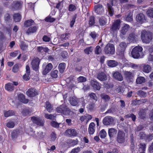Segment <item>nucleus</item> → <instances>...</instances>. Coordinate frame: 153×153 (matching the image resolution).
Wrapping results in <instances>:
<instances>
[{
	"mask_svg": "<svg viewBox=\"0 0 153 153\" xmlns=\"http://www.w3.org/2000/svg\"><path fill=\"white\" fill-rule=\"evenodd\" d=\"M130 28L128 24H125L123 27L120 30V37L123 39H125V36L126 35V32L128 31Z\"/></svg>",
	"mask_w": 153,
	"mask_h": 153,
	"instance_id": "0eeeda50",
	"label": "nucleus"
},
{
	"mask_svg": "<svg viewBox=\"0 0 153 153\" xmlns=\"http://www.w3.org/2000/svg\"><path fill=\"white\" fill-rule=\"evenodd\" d=\"M151 70V67L150 65L146 64L144 65L143 69V72L148 73L150 72Z\"/></svg>",
	"mask_w": 153,
	"mask_h": 153,
	"instance_id": "bb28decb",
	"label": "nucleus"
},
{
	"mask_svg": "<svg viewBox=\"0 0 153 153\" xmlns=\"http://www.w3.org/2000/svg\"><path fill=\"white\" fill-rule=\"evenodd\" d=\"M34 22L33 20H28L26 21L24 23L25 25V27H27L33 25Z\"/></svg>",
	"mask_w": 153,
	"mask_h": 153,
	"instance_id": "f704fd0d",
	"label": "nucleus"
},
{
	"mask_svg": "<svg viewBox=\"0 0 153 153\" xmlns=\"http://www.w3.org/2000/svg\"><path fill=\"white\" fill-rule=\"evenodd\" d=\"M104 51L105 54H113L115 52L114 47L112 44H108L104 48Z\"/></svg>",
	"mask_w": 153,
	"mask_h": 153,
	"instance_id": "39448f33",
	"label": "nucleus"
},
{
	"mask_svg": "<svg viewBox=\"0 0 153 153\" xmlns=\"http://www.w3.org/2000/svg\"><path fill=\"white\" fill-rule=\"evenodd\" d=\"M124 74L125 76L128 79L131 78L133 76V74L130 71H124Z\"/></svg>",
	"mask_w": 153,
	"mask_h": 153,
	"instance_id": "473e14b6",
	"label": "nucleus"
},
{
	"mask_svg": "<svg viewBox=\"0 0 153 153\" xmlns=\"http://www.w3.org/2000/svg\"><path fill=\"white\" fill-rule=\"evenodd\" d=\"M70 33H66L65 34H62L61 35L60 38L61 40L62 41H63L64 40H67L68 39L69 35Z\"/></svg>",
	"mask_w": 153,
	"mask_h": 153,
	"instance_id": "4c0bfd02",
	"label": "nucleus"
},
{
	"mask_svg": "<svg viewBox=\"0 0 153 153\" xmlns=\"http://www.w3.org/2000/svg\"><path fill=\"white\" fill-rule=\"evenodd\" d=\"M97 78L100 80L102 81H105L107 79L106 74L103 72H99L97 74Z\"/></svg>",
	"mask_w": 153,
	"mask_h": 153,
	"instance_id": "4468645a",
	"label": "nucleus"
},
{
	"mask_svg": "<svg viewBox=\"0 0 153 153\" xmlns=\"http://www.w3.org/2000/svg\"><path fill=\"white\" fill-rule=\"evenodd\" d=\"M144 127L141 125H140L137 126L135 129V132H138L139 131L142 130L143 128Z\"/></svg>",
	"mask_w": 153,
	"mask_h": 153,
	"instance_id": "774afa93",
	"label": "nucleus"
},
{
	"mask_svg": "<svg viewBox=\"0 0 153 153\" xmlns=\"http://www.w3.org/2000/svg\"><path fill=\"white\" fill-rule=\"evenodd\" d=\"M65 63H62L59 64V72L61 73H63L65 69Z\"/></svg>",
	"mask_w": 153,
	"mask_h": 153,
	"instance_id": "c9c22d12",
	"label": "nucleus"
},
{
	"mask_svg": "<svg viewBox=\"0 0 153 153\" xmlns=\"http://www.w3.org/2000/svg\"><path fill=\"white\" fill-rule=\"evenodd\" d=\"M95 124L94 123H91L89 125L88 128V131L90 134H93L94 132V127Z\"/></svg>",
	"mask_w": 153,
	"mask_h": 153,
	"instance_id": "c85d7f7f",
	"label": "nucleus"
},
{
	"mask_svg": "<svg viewBox=\"0 0 153 153\" xmlns=\"http://www.w3.org/2000/svg\"><path fill=\"white\" fill-rule=\"evenodd\" d=\"M88 22L89 26H92L94 25L95 23L94 17L92 16H90L89 18Z\"/></svg>",
	"mask_w": 153,
	"mask_h": 153,
	"instance_id": "58836bf2",
	"label": "nucleus"
},
{
	"mask_svg": "<svg viewBox=\"0 0 153 153\" xmlns=\"http://www.w3.org/2000/svg\"><path fill=\"white\" fill-rule=\"evenodd\" d=\"M14 112L12 110H9L7 111H5L4 113V116L6 117L14 115Z\"/></svg>",
	"mask_w": 153,
	"mask_h": 153,
	"instance_id": "a19ab883",
	"label": "nucleus"
},
{
	"mask_svg": "<svg viewBox=\"0 0 153 153\" xmlns=\"http://www.w3.org/2000/svg\"><path fill=\"white\" fill-rule=\"evenodd\" d=\"M45 20L46 22H54L55 19L50 16H48L45 19Z\"/></svg>",
	"mask_w": 153,
	"mask_h": 153,
	"instance_id": "4d7b16f0",
	"label": "nucleus"
},
{
	"mask_svg": "<svg viewBox=\"0 0 153 153\" xmlns=\"http://www.w3.org/2000/svg\"><path fill=\"white\" fill-rule=\"evenodd\" d=\"M106 135V133L104 129L101 130L100 133V136L101 138H104Z\"/></svg>",
	"mask_w": 153,
	"mask_h": 153,
	"instance_id": "864d4df0",
	"label": "nucleus"
},
{
	"mask_svg": "<svg viewBox=\"0 0 153 153\" xmlns=\"http://www.w3.org/2000/svg\"><path fill=\"white\" fill-rule=\"evenodd\" d=\"M26 94L30 97H33L37 95L36 90L34 88L29 89L26 92Z\"/></svg>",
	"mask_w": 153,
	"mask_h": 153,
	"instance_id": "2eb2a0df",
	"label": "nucleus"
},
{
	"mask_svg": "<svg viewBox=\"0 0 153 153\" xmlns=\"http://www.w3.org/2000/svg\"><path fill=\"white\" fill-rule=\"evenodd\" d=\"M139 147V152H145L146 149V145L144 143H140L138 145Z\"/></svg>",
	"mask_w": 153,
	"mask_h": 153,
	"instance_id": "72a5a7b5",
	"label": "nucleus"
},
{
	"mask_svg": "<svg viewBox=\"0 0 153 153\" xmlns=\"http://www.w3.org/2000/svg\"><path fill=\"white\" fill-rule=\"evenodd\" d=\"M61 56L63 59H66L68 57L67 53L65 51L62 52L61 53Z\"/></svg>",
	"mask_w": 153,
	"mask_h": 153,
	"instance_id": "338daca9",
	"label": "nucleus"
},
{
	"mask_svg": "<svg viewBox=\"0 0 153 153\" xmlns=\"http://www.w3.org/2000/svg\"><path fill=\"white\" fill-rule=\"evenodd\" d=\"M14 126V123L13 122H9L7 124V126L8 128H13Z\"/></svg>",
	"mask_w": 153,
	"mask_h": 153,
	"instance_id": "bf43d9fd",
	"label": "nucleus"
},
{
	"mask_svg": "<svg viewBox=\"0 0 153 153\" xmlns=\"http://www.w3.org/2000/svg\"><path fill=\"white\" fill-rule=\"evenodd\" d=\"M146 13L148 16L153 18V8L149 9L147 10Z\"/></svg>",
	"mask_w": 153,
	"mask_h": 153,
	"instance_id": "c03bdc74",
	"label": "nucleus"
},
{
	"mask_svg": "<svg viewBox=\"0 0 153 153\" xmlns=\"http://www.w3.org/2000/svg\"><path fill=\"white\" fill-rule=\"evenodd\" d=\"M56 115V114H45V117L47 119H50L51 120H54Z\"/></svg>",
	"mask_w": 153,
	"mask_h": 153,
	"instance_id": "79ce46f5",
	"label": "nucleus"
},
{
	"mask_svg": "<svg viewBox=\"0 0 153 153\" xmlns=\"http://www.w3.org/2000/svg\"><path fill=\"white\" fill-rule=\"evenodd\" d=\"M53 68V66L52 64L49 63L47 64L44 69L42 71V74L44 75H46Z\"/></svg>",
	"mask_w": 153,
	"mask_h": 153,
	"instance_id": "6ab92c4d",
	"label": "nucleus"
},
{
	"mask_svg": "<svg viewBox=\"0 0 153 153\" xmlns=\"http://www.w3.org/2000/svg\"><path fill=\"white\" fill-rule=\"evenodd\" d=\"M5 89L8 91H12L15 88L13 83H8L6 84L5 87Z\"/></svg>",
	"mask_w": 153,
	"mask_h": 153,
	"instance_id": "b1692460",
	"label": "nucleus"
},
{
	"mask_svg": "<svg viewBox=\"0 0 153 153\" xmlns=\"http://www.w3.org/2000/svg\"><path fill=\"white\" fill-rule=\"evenodd\" d=\"M58 71L57 70H55L51 72V76L53 78H56L58 76Z\"/></svg>",
	"mask_w": 153,
	"mask_h": 153,
	"instance_id": "603ef678",
	"label": "nucleus"
},
{
	"mask_svg": "<svg viewBox=\"0 0 153 153\" xmlns=\"http://www.w3.org/2000/svg\"><path fill=\"white\" fill-rule=\"evenodd\" d=\"M99 23L100 26H104L106 23V19L103 18H100L99 19Z\"/></svg>",
	"mask_w": 153,
	"mask_h": 153,
	"instance_id": "37998d69",
	"label": "nucleus"
},
{
	"mask_svg": "<svg viewBox=\"0 0 153 153\" xmlns=\"http://www.w3.org/2000/svg\"><path fill=\"white\" fill-rule=\"evenodd\" d=\"M86 78L83 76H80L77 78L78 82H84L86 81Z\"/></svg>",
	"mask_w": 153,
	"mask_h": 153,
	"instance_id": "3c124183",
	"label": "nucleus"
},
{
	"mask_svg": "<svg viewBox=\"0 0 153 153\" xmlns=\"http://www.w3.org/2000/svg\"><path fill=\"white\" fill-rule=\"evenodd\" d=\"M125 133L124 132L119 130L117 134V141L119 143H122L125 141Z\"/></svg>",
	"mask_w": 153,
	"mask_h": 153,
	"instance_id": "6e6552de",
	"label": "nucleus"
},
{
	"mask_svg": "<svg viewBox=\"0 0 153 153\" xmlns=\"http://www.w3.org/2000/svg\"><path fill=\"white\" fill-rule=\"evenodd\" d=\"M113 76L114 78L117 80L122 81L123 79L122 74L118 71H116L113 73Z\"/></svg>",
	"mask_w": 153,
	"mask_h": 153,
	"instance_id": "a211bd4d",
	"label": "nucleus"
},
{
	"mask_svg": "<svg viewBox=\"0 0 153 153\" xmlns=\"http://www.w3.org/2000/svg\"><path fill=\"white\" fill-rule=\"evenodd\" d=\"M152 33L144 30L141 32V39L143 43H148L152 39Z\"/></svg>",
	"mask_w": 153,
	"mask_h": 153,
	"instance_id": "f257e3e1",
	"label": "nucleus"
},
{
	"mask_svg": "<svg viewBox=\"0 0 153 153\" xmlns=\"http://www.w3.org/2000/svg\"><path fill=\"white\" fill-rule=\"evenodd\" d=\"M40 62V59L38 58H35L32 60L31 64L34 70L36 71L38 70Z\"/></svg>",
	"mask_w": 153,
	"mask_h": 153,
	"instance_id": "9d476101",
	"label": "nucleus"
},
{
	"mask_svg": "<svg viewBox=\"0 0 153 153\" xmlns=\"http://www.w3.org/2000/svg\"><path fill=\"white\" fill-rule=\"evenodd\" d=\"M145 78L142 76H140L137 78L136 80V82L138 84H141L145 82Z\"/></svg>",
	"mask_w": 153,
	"mask_h": 153,
	"instance_id": "49530a36",
	"label": "nucleus"
},
{
	"mask_svg": "<svg viewBox=\"0 0 153 153\" xmlns=\"http://www.w3.org/2000/svg\"><path fill=\"white\" fill-rule=\"evenodd\" d=\"M119 46L120 48L121 54H122L124 53L125 51L127 46V44L125 42H123L119 44Z\"/></svg>",
	"mask_w": 153,
	"mask_h": 153,
	"instance_id": "aec40b11",
	"label": "nucleus"
},
{
	"mask_svg": "<svg viewBox=\"0 0 153 153\" xmlns=\"http://www.w3.org/2000/svg\"><path fill=\"white\" fill-rule=\"evenodd\" d=\"M117 130L114 128H110L108 129V134L110 138L113 137L117 134Z\"/></svg>",
	"mask_w": 153,
	"mask_h": 153,
	"instance_id": "4be33fe9",
	"label": "nucleus"
},
{
	"mask_svg": "<svg viewBox=\"0 0 153 153\" xmlns=\"http://www.w3.org/2000/svg\"><path fill=\"white\" fill-rule=\"evenodd\" d=\"M90 35L93 39H95L97 36H98V35L95 32H91L90 33Z\"/></svg>",
	"mask_w": 153,
	"mask_h": 153,
	"instance_id": "69168bd1",
	"label": "nucleus"
},
{
	"mask_svg": "<svg viewBox=\"0 0 153 153\" xmlns=\"http://www.w3.org/2000/svg\"><path fill=\"white\" fill-rule=\"evenodd\" d=\"M46 108L49 112H51L53 110L51 105L48 102H46Z\"/></svg>",
	"mask_w": 153,
	"mask_h": 153,
	"instance_id": "de8ad7c7",
	"label": "nucleus"
},
{
	"mask_svg": "<svg viewBox=\"0 0 153 153\" xmlns=\"http://www.w3.org/2000/svg\"><path fill=\"white\" fill-rule=\"evenodd\" d=\"M19 65L18 64L15 65L13 68V71L15 73L17 72L19 70Z\"/></svg>",
	"mask_w": 153,
	"mask_h": 153,
	"instance_id": "052dcab7",
	"label": "nucleus"
},
{
	"mask_svg": "<svg viewBox=\"0 0 153 153\" xmlns=\"http://www.w3.org/2000/svg\"><path fill=\"white\" fill-rule=\"evenodd\" d=\"M147 101V99H143L137 100V103L138 104H140L145 103Z\"/></svg>",
	"mask_w": 153,
	"mask_h": 153,
	"instance_id": "0e129e2a",
	"label": "nucleus"
},
{
	"mask_svg": "<svg viewBox=\"0 0 153 153\" xmlns=\"http://www.w3.org/2000/svg\"><path fill=\"white\" fill-rule=\"evenodd\" d=\"M139 118L143 120H144L146 117V114L144 110L140 109L139 112Z\"/></svg>",
	"mask_w": 153,
	"mask_h": 153,
	"instance_id": "a878e982",
	"label": "nucleus"
},
{
	"mask_svg": "<svg viewBox=\"0 0 153 153\" xmlns=\"http://www.w3.org/2000/svg\"><path fill=\"white\" fill-rule=\"evenodd\" d=\"M22 114L24 116H26L30 113V111L27 109H24L22 112Z\"/></svg>",
	"mask_w": 153,
	"mask_h": 153,
	"instance_id": "09e8293b",
	"label": "nucleus"
},
{
	"mask_svg": "<svg viewBox=\"0 0 153 153\" xmlns=\"http://www.w3.org/2000/svg\"><path fill=\"white\" fill-rule=\"evenodd\" d=\"M101 51L102 49L100 46L99 45L97 46L95 49L94 52L95 54H99L101 53Z\"/></svg>",
	"mask_w": 153,
	"mask_h": 153,
	"instance_id": "8fccbe9b",
	"label": "nucleus"
},
{
	"mask_svg": "<svg viewBox=\"0 0 153 153\" xmlns=\"http://www.w3.org/2000/svg\"><path fill=\"white\" fill-rule=\"evenodd\" d=\"M5 37L4 35V34L0 31V42H1L5 40Z\"/></svg>",
	"mask_w": 153,
	"mask_h": 153,
	"instance_id": "680f3d73",
	"label": "nucleus"
},
{
	"mask_svg": "<svg viewBox=\"0 0 153 153\" xmlns=\"http://www.w3.org/2000/svg\"><path fill=\"white\" fill-rule=\"evenodd\" d=\"M37 30V28L36 26L31 27L29 28L26 32V33L28 35L30 33H33L35 32Z\"/></svg>",
	"mask_w": 153,
	"mask_h": 153,
	"instance_id": "2f4dec72",
	"label": "nucleus"
},
{
	"mask_svg": "<svg viewBox=\"0 0 153 153\" xmlns=\"http://www.w3.org/2000/svg\"><path fill=\"white\" fill-rule=\"evenodd\" d=\"M51 125L53 127L59 128V124L55 121H52L51 122Z\"/></svg>",
	"mask_w": 153,
	"mask_h": 153,
	"instance_id": "13d9d810",
	"label": "nucleus"
},
{
	"mask_svg": "<svg viewBox=\"0 0 153 153\" xmlns=\"http://www.w3.org/2000/svg\"><path fill=\"white\" fill-rule=\"evenodd\" d=\"M136 38V35L133 33H130L128 36L127 39L131 42H133Z\"/></svg>",
	"mask_w": 153,
	"mask_h": 153,
	"instance_id": "393cba45",
	"label": "nucleus"
},
{
	"mask_svg": "<svg viewBox=\"0 0 153 153\" xmlns=\"http://www.w3.org/2000/svg\"><path fill=\"white\" fill-rule=\"evenodd\" d=\"M137 94L140 96L143 97H145L146 96V93L141 90L139 91Z\"/></svg>",
	"mask_w": 153,
	"mask_h": 153,
	"instance_id": "5fc2aeb1",
	"label": "nucleus"
},
{
	"mask_svg": "<svg viewBox=\"0 0 153 153\" xmlns=\"http://www.w3.org/2000/svg\"><path fill=\"white\" fill-rule=\"evenodd\" d=\"M132 16V14L131 13V12H129L126 18V21L129 22H131L132 21L133 18Z\"/></svg>",
	"mask_w": 153,
	"mask_h": 153,
	"instance_id": "6e6d98bb",
	"label": "nucleus"
},
{
	"mask_svg": "<svg viewBox=\"0 0 153 153\" xmlns=\"http://www.w3.org/2000/svg\"><path fill=\"white\" fill-rule=\"evenodd\" d=\"M93 50V48L92 47H90L87 48L84 50V51L85 53L88 54L92 52Z\"/></svg>",
	"mask_w": 153,
	"mask_h": 153,
	"instance_id": "a18cd8bd",
	"label": "nucleus"
},
{
	"mask_svg": "<svg viewBox=\"0 0 153 153\" xmlns=\"http://www.w3.org/2000/svg\"><path fill=\"white\" fill-rule=\"evenodd\" d=\"M18 98L19 101L25 104H27L29 102V100L25 98V96L22 94H19L18 95Z\"/></svg>",
	"mask_w": 153,
	"mask_h": 153,
	"instance_id": "dca6fc26",
	"label": "nucleus"
},
{
	"mask_svg": "<svg viewBox=\"0 0 153 153\" xmlns=\"http://www.w3.org/2000/svg\"><path fill=\"white\" fill-rule=\"evenodd\" d=\"M20 47L21 49L23 51H26L28 48L27 45H26L25 43L23 41L21 42L20 44Z\"/></svg>",
	"mask_w": 153,
	"mask_h": 153,
	"instance_id": "e433bc0d",
	"label": "nucleus"
},
{
	"mask_svg": "<svg viewBox=\"0 0 153 153\" xmlns=\"http://www.w3.org/2000/svg\"><path fill=\"white\" fill-rule=\"evenodd\" d=\"M91 85L92 86L93 88L95 90H99L100 88L99 82L97 81L94 80H92L91 81Z\"/></svg>",
	"mask_w": 153,
	"mask_h": 153,
	"instance_id": "f3484780",
	"label": "nucleus"
},
{
	"mask_svg": "<svg viewBox=\"0 0 153 153\" xmlns=\"http://www.w3.org/2000/svg\"><path fill=\"white\" fill-rule=\"evenodd\" d=\"M57 111L59 113L65 115L69 114L71 110L66 104H63L57 107L56 109Z\"/></svg>",
	"mask_w": 153,
	"mask_h": 153,
	"instance_id": "7ed1b4c3",
	"label": "nucleus"
},
{
	"mask_svg": "<svg viewBox=\"0 0 153 153\" xmlns=\"http://www.w3.org/2000/svg\"><path fill=\"white\" fill-rule=\"evenodd\" d=\"M102 123L105 126L114 125L115 123V120L113 117L107 116L103 119Z\"/></svg>",
	"mask_w": 153,
	"mask_h": 153,
	"instance_id": "20e7f679",
	"label": "nucleus"
},
{
	"mask_svg": "<svg viewBox=\"0 0 153 153\" xmlns=\"http://www.w3.org/2000/svg\"><path fill=\"white\" fill-rule=\"evenodd\" d=\"M120 20H117L115 21L110 29V31L111 33L114 34L115 33L117 30H119L120 28Z\"/></svg>",
	"mask_w": 153,
	"mask_h": 153,
	"instance_id": "423d86ee",
	"label": "nucleus"
},
{
	"mask_svg": "<svg viewBox=\"0 0 153 153\" xmlns=\"http://www.w3.org/2000/svg\"><path fill=\"white\" fill-rule=\"evenodd\" d=\"M31 119L33 123L37 125L41 126H44V121L40 119L39 117L33 116L31 117Z\"/></svg>",
	"mask_w": 153,
	"mask_h": 153,
	"instance_id": "9b49d317",
	"label": "nucleus"
},
{
	"mask_svg": "<svg viewBox=\"0 0 153 153\" xmlns=\"http://www.w3.org/2000/svg\"><path fill=\"white\" fill-rule=\"evenodd\" d=\"M14 19L16 22H19L21 20V16L18 13H16L13 16Z\"/></svg>",
	"mask_w": 153,
	"mask_h": 153,
	"instance_id": "ea45409f",
	"label": "nucleus"
},
{
	"mask_svg": "<svg viewBox=\"0 0 153 153\" xmlns=\"http://www.w3.org/2000/svg\"><path fill=\"white\" fill-rule=\"evenodd\" d=\"M78 133L74 129H68L66 130L64 133V134L69 137H74L76 136Z\"/></svg>",
	"mask_w": 153,
	"mask_h": 153,
	"instance_id": "1a4fd4ad",
	"label": "nucleus"
},
{
	"mask_svg": "<svg viewBox=\"0 0 153 153\" xmlns=\"http://www.w3.org/2000/svg\"><path fill=\"white\" fill-rule=\"evenodd\" d=\"M22 3L21 2L14 1L13 2V7L16 9H19L21 8Z\"/></svg>",
	"mask_w": 153,
	"mask_h": 153,
	"instance_id": "cd10ccee",
	"label": "nucleus"
},
{
	"mask_svg": "<svg viewBox=\"0 0 153 153\" xmlns=\"http://www.w3.org/2000/svg\"><path fill=\"white\" fill-rule=\"evenodd\" d=\"M118 65L117 62L115 60H110L108 62V65L109 67H115Z\"/></svg>",
	"mask_w": 153,
	"mask_h": 153,
	"instance_id": "c756f323",
	"label": "nucleus"
},
{
	"mask_svg": "<svg viewBox=\"0 0 153 153\" xmlns=\"http://www.w3.org/2000/svg\"><path fill=\"white\" fill-rule=\"evenodd\" d=\"M136 19L137 21L140 24L145 22L146 20L145 16L142 13L137 14Z\"/></svg>",
	"mask_w": 153,
	"mask_h": 153,
	"instance_id": "f8f14e48",
	"label": "nucleus"
},
{
	"mask_svg": "<svg viewBox=\"0 0 153 153\" xmlns=\"http://www.w3.org/2000/svg\"><path fill=\"white\" fill-rule=\"evenodd\" d=\"M100 97L105 102L108 101L110 99V97L108 95L104 93L101 94Z\"/></svg>",
	"mask_w": 153,
	"mask_h": 153,
	"instance_id": "7c9ffc66",
	"label": "nucleus"
},
{
	"mask_svg": "<svg viewBox=\"0 0 153 153\" xmlns=\"http://www.w3.org/2000/svg\"><path fill=\"white\" fill-rule=\"evenodd\" d=\"M143 48L140 46H136L132 49L131 54L133 57L135 59L142 58L143 56Z\"/></svg>",
	"mask_w": 153,
	"mask_h": 153,
	"instance_id": "f03ea898",
	"label": "nucleus"
},
{
	"mask_svg": "<svg viewBox=\"0 0 153 153\" xmlns=\"http://www.w3.org/2000/svg\"><path fill=\"white\" fill-rule=\"evenodd\" d=\"M69 102L71 105L73 106L76 105L78 103V99L74 96L70 97Z\"/></svg>",
	"mask_w": 153,
	"mask_h": 153,
	"instance_id": "412c9836",
	"label": "nucleus"
},
{
	"mask_svg": "<svg viewBox=\"0 0 153 153\" xmlns=\"http://www.w3.org/2000/svg\"><path fill=\"white\" fill-rule=\"evenodd\" d=\"M113 0H109V3H107V7L109 14L111 16L113 15L114 13V8L112 7L113 6Z\"/></svg>",
	"mask_w": 153,
	"mask_h": 153,
	"instance_id": "ddd939ff",
	"label": "nucleus"
},
{
	"mask_svg": "<svg viewBox=\"0 0 153 153\" xmlns=\"http://www.w3.org/2000/svg\"><path fill=\"white\" fill-rule=\"evenodd\" d=\"M80 151V148L79 147L73 149L70 153H78Z\"/></svg>",
	"mask_w": 153,
	"mask_h": 153,
	"instance_id": "e2e57ef3",
	"label": "nucleus"
},
{
	"mask_svg": "<svg viewBox=\"0 0 153 153\" xmlns=\"http://www.w3.org/2000/svg\"><path fill=\"white\" fill-rule=\"evenodd\" d=\"M36 49L38 52L42 53H47L49 51V49L47 47L42 46L37 47Z\"/></svg>",
	"mask_w": 153,
	"mask_h": 153,
	"instance_id": "5701e85b",
	"label": "nucleus"
}]
</instances>
